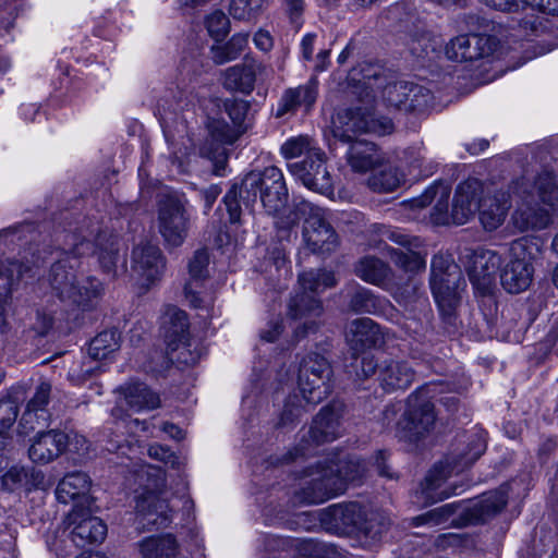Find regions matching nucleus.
<instances>
[{"mask_svg": "<svg viewBox=\"0 0 558 558\" xmlns=\"http://www.w3.org/2000/svg\"><path fill=\"white\" fill-rule=\"evenodd\" d=\"M88 252V243H74L72 250H63L48 275L54 294L62 302L82 311L95 308L105 295V284L97 277L77 274L81 258Z\"/></svg>", "mask_w": 558, "mask_h": 558, "instance_id": "obj_1", "label": "nucleus"}, {"mask_svg": "<svg viewBox=\"0 0 558 558\" xmlns=\"http://www.w3.org/2000/svg\"><path fill=\"white\" fill-rule=\"evenodd\" d=\"M365 463L355 457L335 462L318 461L308 466L304 476L310 477L303 488V498L308 504H322L342 494L349 483L359 482L365 474Z\"/></svg>", "mask_w": 558, "mask_h": 558, "instance_id": "obj_2", "label": "nucleus"}, {"mask_svg": "<svg viewBox=\"0 0 558 558\" xmlns=\"http://www.w3.org/2000/svg\"><path fill=\"white\" fill-rule=\"evenodd\" d=\"M301 219H304L303 241L313 253H328L337 247L338 236L326 221L324 210L305 199L295 198L289 214L275 221L279 239L290 241Z\"/></svg>", "mask_w": 558, "mask_h": 558, "instance_id": "obj_3", "label": "nucleus"}, {"mask_svg": "<svg viewBox=\"0 0 558 558\" xmlns=\"http://www.w3.org/2000/svg\"><path fill=\"white\" fill-rule=\"evenodd\" d=\"M486 444L480 434L470 437L465 449L460 450L445 463L435 464L426 474L416 492L417 498L425 505L441 501L457 494L456 485H447L452 472H461L471 466L485 451Z\"/></svg>", "mask_w": 558, "mask_h": 558, "instance_id": "obj_4", "label": "nucleus"}, {"mask_svg": "<svg viewBox=\"0 0 558 558\" xmlns=\"http://www.w3.org/2000/svg\"><path fill=\"white\" fill-rule=\"evenodd\" d=\"M299 282L302 292L296 293L291 299L289 315L294 319H305L304 324L295 329L296 336L303 337L316 330L317 326L314 318L323 312L322 303L314 294L333 287L336 279L332 271L316 269L301 274Z\"/></svg>", "mask_w": 558, "mask_h": 558, "instance_id": "obj_5", "label": "nucleus"}, {"mask_svg": "<svg viewBox=\"0 0 558 558\" xmlns=\"http://www.w3.org/2000/svg\"><path fill=\"white\" fill-rule=\"evenodd\" d=\"M541 255V245L536 238L523 236L511 242L509 262L501 269L502 288L512 294L525 291L534 275V260Z\"/></svg>", "mask_w": 558, "mask_h": 558, "instance_id": "obj_6", "label": "nucleus"}, {"mask_svg": "<svg viewBox=\"0 0 558 558\" xmlns=\"http://www.w3.org/2000/svg\"><path fill=\"white\" fill-rule=\"evenodd\" d=\"M252 196L254 203L259 193L260 202L268 215L275 216L276 221L280 211L288 203V189L282 171L275 167H267L263 171L247 173L241 183V193Z\"/></svg>", "mask_w": 558, "mask_h": 558, "instance_id": "obj_7", "label": "nucleus"}, {"mask_svg": "<svg viewBox=\"0 0 558 558\" xmlns=\"http://www.w3.org/2000/svg\"><path fill=\"white\" fill-rule=\"evenodd\" d=\"M463 284L461 270L451 256L437 254L433 257L430 289L442 313L451 314L459 302V290Z\"/></svg>", "mask_w": 558, "mask_h": 558, "instance_id": "obj_8", "label": "nucleus"}, {"mask_svg": "<svg viewBox=\"0 0 558 558\" xmlns=\"http://www.w3.org/2000/svg\"><path fill=\"white\" fill-rule=\"evenodd\" d=\"M436 415L434 404L423 390H416L407 399V409L397 425V436L415 444L434 429Z\"/></svg>", "mask_w": 558, "mask_h": 558, "instance_id": "obj_9", "label": "nucleus"}, {"mask_svg": "<svg viewBox=\"0 0 558 558\" xmlns=\"http://www.w3.org/2000/svg\"><path fill=\"white\" fill-rule=\"evenodd\" d=\"M393 130L391 119L386 117L376 118L373 112L366 109H345L337 113L332 121V135L341 143L349 144L357 140L362 133H375L386 135Z\"/></svg>", "mask_w": 558, "mask_h": 558, "instance_id": "obj_10", "label": "nucleus"}, {"mask_svg": "<svg viewBox=\"0 0 558 558\" xmlns=\"http://www.w3.org/2000/svg\"><path fill=\"white\" fill-rule=\"evenodd\" d=\"M333 372L330 363L317 353L307 354L299 368V388L310 404L325 400L333 389Z\"/></svg>", "mask_w": 558, "mask_h": 558, "instance_id": "obj_11", "label": "nucleus"}, {"mask_svg": "<svg viewBox=\"0 0 558 558\" xmlns=\"http://www.w3.org/2000/svg\"><path fill=\"white\" fill-rule=\"evenodd\" d=\"M462 263L476 293L490 295L496 287V275L502 263L501 255L485 247L466 248Z\"/></svg>", "mask_w": 558, "mask_h": 558, "instance_id": "obj_12", "label": "nucleus"}, {"mask_svg": "<svg viewBox=\"0 0 558 558\" xmlns=\"http://www.w3.org/2000/svg\"><path fill=\"white\" fill-rule=\"evenodd\" d=\"M513 197H517V208L512 214V222L520 231L542 230L550 222L548 210L534 204L532 181L525 177L510 184Z\"/></svg>", "mask_w": 558, "mask_h": 558, "instance_id": "obj_13", "label": "nucleus"}, {"mask_svg": "<svg viewBox=\"0 0 558 558\" xmlns=\"http://www.w3.org/2000/svg\"><path fill=\"white\" fill-rule=\"evenodd\" d=\"M340 435V410L327 405L323 408L314 417L311 427L302 435L300 442L294 450L290 452V459L311 454L314 449L328 441L335 440Z\"/></svg>", "mask_w": 558, "mask_h": 558, "instance_id": "obj_14", "label": "nucleus"}, {"mask_svg": "<svg viewBox=\"0 0 558 558\" xmlns=\"http://www.w3.org/2000/svg\"><path fill=\"white\" fill-rule=\"evenodd\" d=\"M190 218L182 199L165 195L158 203V229L167 245L178 247L187 236Z\"/></svg>", "mask_w": 558, "mask_h": 558, "instance_id": "obj_15", "label": "nucleus"}, {"mask_svg": "<svg viewBox=\"0 0 558 558\" xmlns=\"http://www.w3.org/2000/svg\"><path fill=\"white\" fill-rule=\"evenodd\" d=\"M383 99L388 107L399 111L414 112L424 110L432 96L424 86L408 81H398L388 83L384 87Z\"/></svg>", "mask_w": 558, "mask_h": 558, "instance_id": "obj_16", "label": "nucleus"}, {"mask_svg": "<svg viewBox=\"0 0 558 558\" xmlns=\"http://www.w3.org/2000/svg\"><path fill=\"white\" fill-rule=\"evenodd\" d=\"M85 242L89 244V252L97 255L101 269L108 274L114 272L119 260L118 239L111 233L93 228L88 234L81 231L80 234L69 235L66 250H72L74 243Z\"/></svg>", "mask_w": 558, "mask_h": 558, "instance_id": "obj_17", "label": "nucleus"}, {"mask_svg": "<svg viewBox=\"0 0 558 558\" xmlns=\"http://www.w3.org/2000/svg\"><path fill=\"white\" fill-rule=\"evenodd\" d=\"M64 523L68 527H72L71 538L78 547L101 543L107 535V525L104 521L92 515L89 510L80 505L74 506Z\"/></svg>", "mask_w": 558, "mask_h": 558, "instance_id": "obj_18", "label": "nucleus"}, {"mask_svg": "<svg viewBox=\"0 0 558 558\" xmlns=\"http://www.w3.org/2000/svg\"><path fill=\"white\" fill-rule=\"evenodd\" d=\"M166 267L160 248L151 243H142L132 251L131 269L145 288L159 280Z\"/></svg>", "mask_w": 558, "mask_h": 558, "instance_id": "obj_19", "label": "nucleus"}, {"mask_svg": "<svg viewBox=\"0 0 558 558\" xmlns=\"http://www.w3.org/2000/svg\"><path fill=\"white\" fill-rule=\"evenodd\" d=\"M289 171L308 190L320 194H331L332 178L326 167V156H308L304 160L289 163Z\"/></svg>", "mask_w": 558, "mask_h": 558, "instance_id": "obj_20", "label": "nucleus"}, {"mask_svg": "<svg viewBox=\"0 0 558 558\" xmlns=\"http://www.w3.org/2000/svg\"><path fill=\"white\" fill-rule=\"evenodd\" d=\"M496 39L482 34L459 35L445 47L449 60L463 62L490 56L496 49Z\"/></svg>", "mask_w": 558, "mask_h": 558, "instance_id": "obj_21", "label": "nucleus"}, {"mask_svg": "<svg viewBox=\"0 0 558 558\" xmlns=\"http://www.w3.org/2000/svg\"><path fill=\"white\" fill-rule=\"evenodd\" d=\"M210 263L209 253L206 248L196 250L189 262V279L184 286V294L190 305L195 308H207L211 300L202 296L198 290L202 283L208 278V266Z\"/></svg>", "mask_w": 558, "mask_h": 558, "instance_id": "obj_22", "label": "nucleus"}, {"mask_svg": "<svg viewBox=\"0 0 558 558\" xmlns=\"http://www.w3.org/2000/svg\"><path fill=\"white\" fill-rule=\"evenodd\" d=\"M31 270V267L24 266L17 260L0 262V328L2 332L11 327L8 319L11 295L24 275Z\"/></svg>", "mask_w": 558, "mask_h": 558, "instance_id": "obj_23", "label": "nucleus"}, {"mask_svg": "<svg viewBox=\"0 0 558 558\" xmlns=\"http://www.w3.org/2000/svg\"><path fill=\"white\" fill-rule=\"evenodd\" d=\"M483 193L482 183L469 179L460 183L456 190L450 217L456 225H464L478 210Z\"/></svg>", "mask_w": 558, "mask_h": 558, "instance_id": "obj_24", "label": "nucleus"}, {"mask_svg": "<svg viewBox=\"0 0 558 558\" xmlns=\"http://www.w3.org/2000/svg\"><path fill=\"white\" fill-rule=\"evenodd\" d=\"M68 442V435L61 430L39 432L28 449L29 459L35 463L47 464L65 451Z\"/></svg>", "mask_w": 558, "mask_h": 558, "instance_id": "obj_25", "label": "nucleus"}, {"mask_svg": "<svg viewBox=\"0 0 558 558\" xmlns=\"http://www.w3.org/2000/svg\"><path fill=\"white\" fill-rule=\"evenodd\" d=\"M507 492L504 488L483 494L473 501H464L463 523L476 524L484 522L500 512L507 505Z\"/></svg>", "mask_w": 558, "mask_h": 558, "instance_id": "obj_26", "label": "nucleus"}, {"mask_svg": "<svg viewBox=\"0 0 558 558\" xmlns=\"http://www.w3.org/2000/svg\"><path fill=\"white\" fill-rule=\"evenodd\" d=\"M266 66L260 62L245 58L242 63L228 68L223 72V87L231 92L251 94L257 76H262Z\"/></svg>", "mask_w": 558, "mask_h": 558, "instance_id": "obj_27", "label": "nucleus"}, {"mask_svg": "<svg viewBox=\"0 0 558 558\" xmlns=\"http://www.w3.org/2000/svg\"><path fill=\"white\" fill-rule=\"evenodd\" d=\"M512 197L513 194L509 187L508 191H496L481 198L478 216L486 231L497 230L505 222Z\"/></svg>", "mask_w": 558, "mask_h": 558, "instance_id": "obj_28", "label": "nucleus"}, {"mask_svg": "<svg viewBox=\"0 0 558 558\" xmlns=\"http://www.w3.org/2000/svg\"><path fill=\"white\" fill-rule=\"evenodd\" d=\"M345 340L355 353H360L380 347L384 343V332L371 318H356L347 326Z\"/></svg>", "mask_w": 558, "mask_h": 558, "instance_id": "obj_29", "label": "nucleus"}, {"mask_svg": "<svg viewBox=\"0 0 558 558\" xmlns=\"http://www.w3.org/2000/svg\"><path fill=\"white\" fill-rule=\"evenodd\" d=\"M415 378L413 367L405 361L385 359L378 365V381L387 392L408 389Z\"/></svg>", "mask_w": 558, "mask_h": 558, "instance_id": "obj_30", "label": "nucleus"}, {"mask_svg": "<svg viewBox=\"0 0 558 558\" xmlns=\"http://www.w3.org/2000/svg\"><path fill=\"white\" fill-rule=\"evenodd\" d=\"M51 392V385L43 381L36 387V391L26 404L22 414L20 424L25 428V433L34 430L36 427L45 426L50 414L47 410Z\"/></svg>", "mask_w": 558, "mask_h": 558, "instance_id": "obj_31", "label": "nucleus"}, {"mask_svg": "<svg viewBox=\"0 0 558 558\" xmlns=\"http://www.w3.org/2000/svg\"><path fill=\"white\" fill-rule=\"evenodd\" d=\"M317 80L311 78L304 85L286 89L279 100L276 117L294 113L300 108L310 110L317 99Z\"/></svg>", "mask_w": 558, "mask_h": 558, "instance_id": "obj_32", "label": "nucleus"}, {"mask_svg": "<svg viewBox=\"0 0 558 558\" xmlns=\"http://www.w3.org/2000/svg\"><path fill=\"white\" fill-rule=\"evenodd\" d=\"M136 511L142 517L143 525L167 526L171 521L168 502L154 492H146L136 499Z\"/></svg>", "mask_w": 558, "mask_h": 558, "instance_id": "obj_33", "label": "nucleus"}, {"mask_svg": "<svg viewBox=\"0 0 558 558\" xmlns=\"http://www.w3.org/2000/svg\"><path fill=\"white\" fill-rule=\"evenodd\" d=\"M450 196V186L444 183H435L417 198L411 201L413 208H424L436 199L433 208L432 219L436 225H446L449 222L448 202Z\"/></svg>", "mask_w": 558, "mask_h": 558, "instance_id": "obj_34", "label": "nucleus"}, {"mask_svg": "<svg viewBox=\"0 0 558 558\" xmlns=\"http://www.w3.org/2000/svg\"><path fill=\"white\" fill-rule=\"evenodd\" d=\"M349 144L347 161L352 171L365 173L381 163L383 156L374 143L365 140H355Z\"/></svg>", "mask_w": 558, "mask_h": 558, "instance_id": "obj_35", "label": "nucleus"}, {"mask_svg": "<svg viewBox=\"0 0 558 558\" xmlns=\"http://www.w3.org/2000/svg\"><path fill=\"white\" fill-rule=\"evenodd\" d=\"M90 480L83 472L66 474L58 484L56 489L57 499L62 504L80 500V506L88 502Z\"/></svg>", "mask_w": 558, "mask_h": 558, "instance_id": "obj_36", "label": "nucleus"}, {"mask_svg": "<svg viewBox=\"0 0 558 558\" xmlns=\"http://www.w3.org/2000/svg\"><path fill=\"white\" fill-rule=\"evenodd\" d=\"M161 328L165 341L171 350H177L180 344H186L189 323L184 311L169 307L162 317Z\"/></svg>", "mask_w": 558, "mask_h": 558, "instance_id": "obj_37", "label": "nucleus"}, {"mask_svg": "<svg viewBox=\"0 0 558 558\" xmlns=\"http://www.w3.org/2000/svg\"><path fill=\"white\" fill-rule=\"evenodd\" d=\"M355 275L363 281L386 290L392 279L393 270L378 257L364 256L355 265Z\"/></svg>", "mask_w": 558, "mask_h": 558, "instance_id": "obj_38", "label": "nucleus"}, {"mask_svg": "<svg viewBox=\"0 0 558 558\" xmlns=\"http://www.w3.org/2000/svg\"><path fill=\"white\" fill-rule=\"evenodd\" d=\"M464 500L454 501L434 508L412 519L414 525L437 526L451 520L453 525H465L463 523Z\"/></svg>", "mask_w": 558, "mask_h": 558, "instance_id": "obj_39", "label": "nucleus"}, {"mask_svg": "<svg viewBox=\"0 0 558 558\" xmlns=\"http://www.w3.org/2000/svg\"><path fill=\"white\" fill-rule=\"evenodd\" d=\"M349 306L355 313L383 316H389L395 311V307L389 300L376 295L373 291L366 288H360L355 291L350 300Z\"/></svg>", "mask_w": 558, "mask_h": 558, "instance_id": "obj_40", "label": "nucleus"}, {"mask_svg": "<svg viewBox=\"0 0 558 558\" xmlns=\"http://www.w3.org/2000/svg\"><path fill=\"white\" fill-rule=\"evenodd\" d=\"M389 526L390 520L384 513L369 511L365 514L355 535L362 546L372 548L381 541Z\"/></svg>", "mask_w": 558, "mask_h": 558, "instance_id": "obj_41", "label": "nucleus"}, {"mask_svg": "<svg viewBox=\"0 0 558 558\" xmlns=\"http://www.w3.org/2000/svg\"><path fill=\"white\" fill-rule=\"evenodd\" d=\"M392 298L404 307L416 304L418 307L425 308L427 306V299L422 291V284L409 278L403 284L395 282L392 279L386 287Z\"/></svg>", "mask_w": 558, "mask_h": 558, "instance_id": "obj_42", "label": "nucleus"}, {"mask_svg": "<svg viewBox=\"0 0 558 558\" xmlns=\"http://www.w3.org/2000/svg\"><path fill=\"white\" fill-rule=\"evenodd\" d=\"M124 399L129 408L135 412L142 410H154L159 407L158 395L151 391L143 383L130 384L123 388Z\"/></svg>", "mask_w": 558, "mask_h": 558, "instance_id": "obj_43", "label": "nucleus"}, {"mask_svg": "<svg viewBox=\"0 0 558 558\" xmlns=\"http://www.w3.org/2000/svg\"><path fill=\"white\" fill-rule=\"evenodd\" d=\"M143 558H177L178 543L170 535L150 536L140 543Z\"/></svg>", "mask_w": 558, "mask_h": 558, "instance_id": "obj_44", "label": "nucleus"}, {"mask_svg": "<svg viewBox=\"0 0 558 558\" xmlns=\"http://www.w3.org/2000/svg\"><path fill=\"white\" fill-rule=\"evenodd\" d=\"M367 511L355 502L337 505L331 509L335 522L349 533H356Z\"/></svg>", "mask_w": 558, "mask_h": 558, "instance_id": "obj_45", "label": "nucleus"}, {"mask_svg": "<svg viewBox=\"0 0 558 558\" xmlns=\"http://www.w3.org/2000/svg\"><path fill=\"white\" fill-rule=\"evenodd\" d=\"M120 348V333L116 329L99 332L89 343L88 354L94 361L108 359Z\"/></svg>", "mask_w": 558, "mask_h": 558, "instance_id": "obj_46", "label": "nucleus"}, {"mask_svg": "<svg viewBox=\"0 0 558 558\" xmlns=\"http://www.w3.org/2000/svg\"><path fill=\"white\" fill-rule=\"evenodd\" d=\"M280 153L286 159L299 158L303 155L305 157L323 156V150L308 135H298L288 138L281 145Z\"/></svg>", "mask_w": 558, "mask_h": 558, "instance_id": "obj_47", "label": "nucleus"}, {"mask_svg": "<svg viewBox=\"0 0 558 558\" xmlns=\"http://www.w3.org/2000/svg\"><path fill=\"white\" fill-rule=\"evenodd\" d=\"M248 44L247 34H235L225 45L211 47V58L216 64H223L238 59Z\"/></svg>", "mask_w": 558, "mask_h": 558, "instance_id": "obj_48", "label": "nucleus"}, {"mask_svg": "<svg viewBox=\"0 0 558 558\" xmlns=\"http://www.w3.org/2000/svg\"><path fill=\"white\" fill-rule=\"evenodd\" d=\"M404 182V175L390 165L368 178V186L375 192H392Z\"/></svg>", "mask_w": 558, "mask_h": 558, "instance_id": "obj_49", "label": "nucleus"}, {"mask_svg": "<svg viewBox=\"0 0 558 558\" xmlns=\"http://www.w3.org/2000/svg\"><path fill=\"white\" fill-rule=\"evenodd\" d=\"M387 255L397 267L405 272L416 274L423 271L426 267L425 259L412 250L402 251L387 247Z\"/></svg>", "mask_w": 558, "mask_h": 558, "instance_id": "obj_50", "label": "nucleus"}, {"mask_svg": "<svg viewBox=\"0 0 558 558\" xmlns=\"http://www.w3.org/2000/svg\"><path fill=\"white\" fill-rule=\"evenodd\" d=\"M532 186L544 204L558 211V185L549 172L538 174L535 181H532Z\"/></svg>", "mask_w": 558, "mask_h": 558, "instance_id": "obj_51", "label": "nucleus"}, {"mask_svg": "<svg viewBox=\"0 0 558 558\" xmlns=\"http://www.w3.org/2000/svg\"><path fill=\"white\" fill-rule=\"evenodd\" d=\"M267 3V0H231L230 15L239 21H252L256 19Z\"/></svg>", "mask_w": 558, "mask_h": 558, "instance_id": "obj_52", "label": "nucleus"}, {"mask_svg": "<svg viewBox=\"0 0 558 558\" xmlns=\"http://www.w3.org/2000/svg\"><path fill=\"white\" fill-rule=\"evenodd\" d=\"M409 49L416 57H425L440 47V40L432 33L423 32L411 38Z\"/></svg>", "mask_w": 558, "mask_h": 558, "instance_id": "obj_53", "label": "nucleus"}, {"mask_svg": "<svg viewBox=\"0 0 558 558\" xmlns=\"http://www.w3.org/2000/svg\"><path fill=\"white\" fill-rule=\"evenodd\" d=\"M209 132L216 142L231 145L240 137L244 130H239L234 125L230 126L226 121L216 120L210 123Z\"/></svg>", "mask_w": 558, "mask_h": 558, "instance_id": "obj_54", "label": "nucleus"}, {"mask_svg": "<svg viewBox=\"0 0 558 558\" xmlns=\"http://www.w3.org/2000/svg\"><path fill=\"white\" fill-rule=\"evenodd\" d=\"M244 193L245 192L243 191L241 194V187L238 190V187L234 185L228 191V193L223 197V203L229 214V220L232 223L239 222L241 217V205L238 199V196H240L243 199L246 206H248L250 203H253L251 201V195L246 194V196H244Z\"/></svg>", "mask_w": 558, "mask_h": 558, "instance_id": "obj_55", "label": "nucleus"}, {"mask_svg": "<svg viewBox=\"0 0 558 558\" xmlns=\"http://www.w3.org/2000/svg\"><path fill=\"white\" fill-rule=\"evenodd\" d=\"M19 414V401L12 397L0 400V435H8Z\"/></svg>", "mask_w": 558, "mask_h": 558, "instance_id": "obj_56", "label": "nucleus"}, {"mask_svg": "<svg viewBox=\"0 0 558 558\" xmlns=\"http://www.w3.org/2000/svg\"><path fill=\"white\" fill-rule=\"evenodd\" d=\"M100 365L98 361H94L86 356L82 362H75L69 369V379L76 385L82 384L92 377L96 371H99Z\"/></svg>", "mask_w": 558, "mask_h": 558, "instance_id": "obj_57", "label": "nucleus"}, {"mask_svg": "<svg viewBox=\"0 0 558 558\" xmlns=\"http://www.w3.org/2000/svg\"><path fill=\"white\" fill-rule=\"evenodd\" d=\"M1 481L5 490L15 492L28 483V471L23 466H12L2 475Z\"/></svg>", "mask_w": 558, "mask_h": 558, "instance_id": "obj_58", "label": "nucleus"}, {"mask_svg": "<svg viewBox=\"0 0 558 558\" xmlns=\"http://www.w3.org/2000/svg\"><path fill=\"white\" fill-rule=\"evenodd\" d=\"M304 408L298 396H291L286 401L279 418L280 426L293 425L303 415Z\"/></svg>", "mask_w": 558, "mask_h": 558, "instance_id": "obj_59", "label": "nucleus"}, {"mask_svg": "<svg viewBox=\"0 0 558 558\" xmlns=\"http://www.w3.org/2000/svg\"><path fill=\"white\" fill-rule=\"evenodd\" d=\"M226 111L229 118L232 120L233 125L239 130H243V124L246 119L250 104L246 100L234 99L225 104Z\"/></svg>", "mask_w": 558, "mask_h": 558, "instance_id": "obj_60", "label": "nucleus"}, {"mask_svg": "<svg viewBox=\"0 0 558 558\" xmlns=\"http://www.w3.org/2000/svg\"><path fill=\"white\" fill-rule=\"evenodd\" d=\"M206 26L216 39L222 38L229 31V19L222 11H215L207 16Z\"/></svg>", "mask_w": 558, "mask_h": 558, "instance_id": "obj_61", "label": "nucleus"}, {"mask_svg": "<svg viewBox=\"0 0 558 558\" xmlns=\"http://www.w3.org/2000/svg\"><path fill=\"white\" fill-rule=\"evenodd\" d=\"M486 5L502 12H515L529 4V0H482Z\"/></svg>", "mask_w": 558, "mask_h": 558, "instance_id": "obj_62", "label": "nucleus"}, {"mask_svg": "<svg viewBox=\"0 0 558 558\" xmlns=\"http://www.w3.org/2000/svg\"><path fill=\"white\" fill-rule=\"evenodd\" d=\"M148 454L153 459L160 460L166 464L170 463L174 465L177 461V457L168 447L158 444L151 445L148 448Z\"/></svg>", "mask_w": 558, "mask_h": 558, "instance_id": "obj_63", "label": "nucleus"}, {"mask_svg": "<svg viewBox=\"0 0 558 558\" xmlns=\"http://www.w3.org/2000/svg\"><path fill=\"white\" fill-rule=\"evenodd\" d=\"M53 319L51 315L36 311L35 322L32 324L33 329L40 336H45L52 327Z\"/></svg>", "mask_w": 558, "mask_h": 558, "instance_id": "obj_64", "label": "nucleus"}]
</instances>
